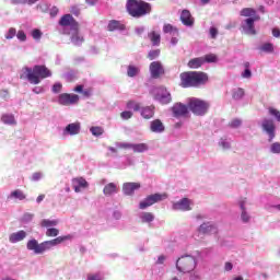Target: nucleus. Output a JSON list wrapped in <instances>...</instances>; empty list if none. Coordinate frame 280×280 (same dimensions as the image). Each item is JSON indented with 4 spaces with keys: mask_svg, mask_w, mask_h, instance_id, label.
I'll return each mask as SVG.
<instances>
[{
    "mask_svg": "<svg viewBox=\"0 0 280 280\" xmlns=\"http://www.w3.org/2000/svg\"><path fill=\"white\" fill-rule=\"evenodd\" d=\"M208 83V73L200 71H186L179 73V86L183 89H197Z\"/></svg>",
    "mask_w": 280,
    "mask_h": 280,
    "instance_id": "nucleus-1",
    "label": "nucleus"
},
{
    "mask_svg": "<svg viewBox=\"0 0 280 280\" xmlns=\"http://www.w3.org/2000/svg\"><path fill=\"white\" fill-rule=\"evenodd\" d=\"M69 238L70 237L68 236H58V238L45 241L43 243L31 240L28 241V244H26V248H28L30 252L35 253V255H43V253H46L47 250L54 248L57 245H60V243H65V241H68Z\"/></svg>",
    "mask_w": 280,
    "mask_h": 280,
    "instance_id": "nucleus-2",
    "label": "nucleus"
},
{
    "mask_svg": "<svg viewBox=\"0 0 280 280\" xmlns=\"http://www.w3.org/2000/svg\"><path fill=\"white\" fill-rule=\"evenodd\" d=\"M51 73L46 66H34L32 68H24V73L21 74V80H28L30 84H38L40 80L49 78Z\"/></svg>",
    "mask_w": 280,
    "mask_h": 280,
    "instance_id": "nucleus-3",
    "label": "nucleus"
},
{
    "mask_svg": "<svg viewBox=\"0 0 280 280\" xmlns=\"http://www.w3.org/2000/svg\"><path fill=\"white\" fill-rule=\"evenodd\" d=\"M124 8L128 10V15L133 19H141L152 12L151 4L141 0H128Z\"/></svg>",
    "mask_w": 280,
    "mask_h": 280,
    "instance_id": "nucleus-4",
    "label": "nucleus"
},
{
    "mask_svg": "<svg viewBox=\"0 0 280 280\" xmlns=\"http://www.w3.org/2000/svg\"><path fill=\"white\" fill-rule=\"evenodd\" d=\"M240 16L249 18L242 21V32H244L245 35L255 36L256 26L254 23L259 21V15H256V10L252 8L242 9V11H240Z\"/></svg>",
    "mask_w": 280,
    "mask_h": 280,
    "instance_id": "nucleus-5",
    "label": "nucleus"
},
{
    "mask_svg": "<svg viewBox=\"0 0 280 280\" xmlns=\"http://www.w3.org/2000/svg\"><path fill=\"white\" fill-rule=\"evenodd\" d=\"M183 107L190 109V114H194V116L201 117L208 114V102L201 101L200 98H188L186 105H183Z\"/></svg>",
    "mask_w": 280,
    "mask_h": 280,
    "instance_id": "nucleus-6",
    "label": "nucleus"
},
{
    "mask_svg": "<svg viewBox=\"0 0 280 280\" xmlns=\"http://www.w3.org/2000/svg\"><path fill=\"white\" fill-rule=\"evenodd\" d=\"M195 267H197V261H195L194 256H183L179 257V260H175V269L179 272H192Z\"/></svg>",
    "mask_w": 280,
    "mask_h": 280,
    "instance_id": "nucleus-7",
    "label": "nucleus"
},
{
    "mask_svg": "<svg viewBox=\"0 0 280 280\" xmlns=\"http://www.w3.org/2000/svg\"><path fill=\"white\" fill-rule=\"evenodd\" d=\"M165 199H167V194H153L145 196V199L139 201V210H145V208L152 207V205H156V202L164 201Z\"/></svg>",
    "mask_w": 280,
    "mask_h": 280,
    "instance_id": "nucleus-8",
    "label": "nucleus"
},
{
    "mask_svg": "<svg viewBox=\"0 0 280 280\" xmlns=\"http://www.w3.org/2000/svg\"><path fill=\"white\" fill-rule=\"evenodd\" d=\"M58 26L69 27L72 32H79V22H75L71 14L61 15V19L58 20Z\"/></svg>",
    "mask_w": 280,
    "mask_h": 280,
    "instance_id": "nucleus-9",
    "label": "nucleus"
},
{
    "mask_svg": "<svg viewBox=\"0 0 280 280\" xmlns=\"http://www.w3.org/2000/svg\"><path fill=\"white\" fill-rule=\"evenodd\" d=\"M153 100H158L161 105L171 103V94L164 88L153 89Z\"/></svg>",
    "mask_w": 280,
    "mask_h": 280,
    "instance_id": "nucleus-10",
    "label": "nucleus"
},
{
    "mask_svg": "<svg viewBox=\"0 0 280 280\" xmlns=\"http://www.w3.org/2000/svg\"><path fill=\"white\" fill-rule=\"evenodd\" d=\"M75 103H79V95L68 93H61L58 95V105L69 106L75 105Z\"/></svg>",
    "mask_w": 280,
    "mask_h": 280,
    "instance_id": "nucleus-11",
    "label": "nucleus"
},
{
    "mask_svg": "<svg viewBox=\"0 0 280 280\" xmlns=\"http://www.w3.org/2000/svg\"><path fill=\"white\" fill-rule=\"evenodd\" d=\"M260 128L267 133V142L275 140V120L264 119L262 124H260Z\"/></svg>",
    "mask_w": 280,
    "mask_h": 280,
    "instance_id": "nucleus-12",
    "label": "nucleus"
},
{
    "mask_svg": "<svg viewBox=\"0 0 280 280\" xmlns=\"http://www.w3.org/2000/svg\"><path fill=\"white\" fill-rule=\"evenodd\" d=\"M160 75H164V66L160 65V61L150 62V77L159 79Z\"/></svg>",
    "mask_w": 280,
    "mask_h": 280,
    "instance_id": "nucleus-13",
    "label": "nucleus"
},
{
    "mask_svg": "<svg viewBox=\"0 0 280 280\" xmlns=\"http://www.w3.org/2000/svg\"><path fill=\"white\" fill-rule=\"evenodd\" d=\"M189 205H191L189 199L183 198L179 199V201H175L174 203H172V210L186 212L191 210V208H189Z\"/></svg>",
    "mask_w": 280,
    "mask_h": 280,
    "instance_id": "nucleus-14",
    "label": "nucleus"
},
{
    "mask_svg": "<svg viewBox=\"0 0 280 280\" xmlns=\"http://www.w3.org/2000/svg\"><path fill=\"white\" fill-rule=\"evenodd\" d=\"M141 188V184L138 183H124L122 191L124 196H132L135 191Z\"/></svg>",
    "mask_w": 280,
    "mask_h": 280,
    "instance_id": "nucleus-15",
    "label": "nucleus"
},
{
    "mask_svg": "<svg viewBox=\"0 0 280 280\" xmlns=\"http://www.w3.org/2000/svg\"><path fill=\"white\" fill-rule=\"evenodd\" d=\"M179 22L186 27L194 26V16L189 15L188 10H183V12L179 13Z\"/></svg>",
    "mask_w": 280,
    "mask_h": 280,
    "instance_id": "nucleus-16",
    "label": "nucleus"
},
{
    "mask_svg": "<svg viewBox=\"0 0 280 280\" xmlns=\"http://www.w3.org/2000/svg\"><path fill=\"white\" fill-rule=\"evenodd\" d=\"M187 113H189V108L182 106L180 103H175V105L172 106V115H174L175 117L186 116Z\"/></svg>",
    "mask_w": 280,
    "mask_h": 280,
    "instance_id": "nucleus-17",
    "label": "nucleus"
},
{
    "mask_svg": "<svg viewBox=\"0 0 280 280\" xmlns=\"http://www.w3.org/2000/svg\"><path fill=\"white\" fill-rule=\"evenodd\" d=\"M81 189H86V179H82V177L72 178V190L79 192Z\"/></svg>",
    "mask_w": 280,
    "mask_h": 280,
    "instance_id": "nucleus-18",
    "label": "nucleus"
},
{
    "mask_svg": "<svg viewBox=\"0 0 280 280\" xmlns=\"http://www.w3.org/2000/svg\"><path fill=\"white\" fill-rule=\"evenodd\" d=\"M150 132H153V133L164 132V124L160 122V119H153V121H150Z\"/></svg>",
    "mask_w": 280,
    "mask_h": 280,
    "instance_id": "nucleus-19",
    "label": "nucleus"
},
{
    "mask_svg": "<svg viewBox=\"0 0 280 280\" xmlns=\"http://www.w3.org/2000/svg\"><path fill=\"white\" fill-rule=\"evenodd\" d=\"M198 233L201 235L215 234V226L210 223H203L198 228Z\"/></svg>",
    "mask_w": 280,
    "mask_h": 280,
    "instance_id": "nucleus-20",
    "label": "nucleus"
},
{
    "mask_svg": "<svg viewBox=\"0 0 280 280\" xmlns=\"http://www.w3.org/2000/svg\"><path fill=\"white\" fill-rule=\"evenodd\" d=\"M65 135L67 136L79 135V122H72L65 126Z\"/></svg>",
    "mask_w": 280,
    "mask_h": 280,
    "instance_id": "nucleus-21",
    "label": "nucleus"
},
{
    "mask_svg": "<svg viewBox=\"0 0 280 280\" xmlns=\"http://www.w3.org/2000/svg\"><path fill=\"white\" fill-rule=\"evenodd\" d=\"M27 236V233L24 231H18L15 233L10 234V244L20 243V241H24V237Z\"/></svg>",
    "mask_w": 280,
    "mask_h": 280,
    "instance_id": "nucleus-22",
    "label": "nucleus"
},
{
    "mask_svg": "<svg viewBox=\"0 0 280 280\" xmlns=\"http://www.w3.org/2000/svg\"><path fill=\"white\" fill-rule=\"evenodd\" d=\"M116 191H117L116 184H113V183L105 184V187L102 188V194H104L105 197L112 196L116 194Z\"/></svg>",
    "mask_w": 280,
    "mask_h": 280,
    "instance_id": "nucleus-23",
    "label": "nucleus"
},
{
    "mask_svg": "<svg viewBox=\"0 0 280 280\" xmlns=\"http://www.w3.org/2000/svg\"><path fill=\"white\" fill-rule=\"evenodd\" d=\"M205 63H215V62H208L202 60H190V61H186V68L197 70L200 68V66H203Z\"/></svg>",
    "mask_w": 280,
    "mask_h": 280,
    "instance_id": "nucleus-24",
    "label": "nucleus"
},
{
    "mask_svg": "<svg viewBox=\"0 0 280 280\" xmlns=\"http://www.w3.org/2000/svg\"><path fill=\"white\" fill-rule=\"evenodd\" d=\"M107 28H109V32H116L124 31L125 26L124 24L119 23V21L113 20L109 21V25H107Z\"/></svg>",
    "mask_w": 280,
    "mask_h": 280,
    "instance_id": "nucleus-25",
    "label": "nucleus"
},
{
    "mask_svg": "<svg viewBox=\"0 0 280 280\" xmlns=\"http://www.w3.org/2000/svg\"><path fill=\"white\" fill-rule=\"evenodd\" d=\"M148 38H150V43L151 45H153V47L160 46V34L156 32H150V34H148Z\"/></svg>",
    "mask_w": 280,
    "mask_h": 280,
    "instance_id": "nucleus-26",
    "label": "nucleus"
},
{
    "mask_svg": "<svg viewBox=\"0 0 280 280\" xmlns=\"http://www.w3.org/2000/svg\"><path fill=\"white\" fill-rule=\"evenodd\" d=\"M72 33V37H70V42H72V46L79 47L82 45V35H79V31H74Z\"/></svg>",
    "mask_w": 280,
    "mask_h": 280,
    "instance_id": "nucleus-27",
    "label": "nucleus"
},
{
    "mask_svg": "<svg viewBox=\"0 0 280 280\" xmlns=\"http://www.w3.org/2000/svg\"><path fill=\"white\" fill-rule=\"evenodd\" d=\"M10 199L18 200V201H24V199H25L24 191H21L19 189L11 191Z\"/></svg>",
    "mask_w": 280,
    "mask_h": 280,
    "instance_id": "nucleus-28",
    "label": "nucleus"
},
{
    "mask_svg": "<svg viewBox=\"0 0 280 280\" xmlns=\"http://www.w3.org/2000/svg\"><path fill=\"white\" fill-rule=\"evenodd\" d=\"M196 60L209 61V63H215L217 57L213 54H209V55H205L203 57L190 59V61H196Z\"/></svg>",
    "mask_w": 280,
    "mask_h": 280,
    "instance_id": "nucleus-29",
    "label": "nucleus"
},
{
    "mask_svg": "<svg viewBox=\"0 0 280 280\" xmlns=\"http://www.w3.org/2000/svg\"><path fill=\"white\" fill-rule=\"evenodd\" d=\"M39 226H42L43 229L57 226V220L43 219V221L39 222Z\"/></svg>",
    "mask_w": 280,
    "mask_h": 280,
    "instance_id": "nucleus-30",
    "label": "nucleus"
},
{
    "mask_svg": "<svg viewBox=\"0 0 280 280\" xmlns=\"http://www.w3.org/2000/svg\"><path fill=\"white\" fill-rule=\"evenodd\" d=\"M260 51H262L264 54L275 52V45L270 43H264V45H260Z\"/></svg>",
    "mask_w": 280,
    "mask_h": 280,
    "instance_id": "nucleus-31",
    "label": "nucleus"
},
{
    "mask_svg": "<svg viewBox=\"0 0 280 280\" xmlns=\"http://www.w3.org/2000/svg\"><path fill=\"white\" fill-rule=\"evenodd\" d=\"M245 96V90L242 89H234V92L231 93V98H234V101L241 100V97Z\"/></svg>",
    "mask_w": 280,
    "mask_h": 280,
    "instance_id": "nucleus-32",
    "label": "nucleus"
},
{
    "mask_svg": "<svg viewBox=\"0 0 280 280\" xmlns=\"http://www.w3.org/2000/svg\"><path fill=\"white\" fill-rule=\"evenodd\" d=\"M128 150L133 151L135 153H141L149 150V147L145 143H139L138 147L128 148Z\"/></svg>",
    "mask_w": 280,
    "mask_h": 280,
    "instance_id": "nucleus-33",
    "label": "nucleus"
},
{
    "mask_svg": "<svg viewBox=\"0 0 280 280\" xmlns=\"http://www.w3.org/2000/svg\"><path fill=\"white\" fill-rule=\"evenodd\" d=\"M128 109L133 110V112H138V110H141V109H145V107H141L140 104H138V102L128 101Z\"/></svg>",
    "mask_w": 280,
    "mask_h": 280,
    "instance_id": "nucleus-34",
    "label": "nucleus"
},
{
    "mask_svg": "<svg viewBox=\"0 0 280 280\" xmlns=\"http://www.w3.org/2000/svg\"><path fill=\"white\" fill-rule=\"evenodd\" d=\"M163 32L164 34H178V28L171 26V24H164Z\"/></svg>",
    "mask_w": 280,
    "mask_h": 280,
    "instance_id": "nucleus-35",
    "label": "nucleus"
},
{
    "mask_svg": "<svg viewBox=\"0 0 280 280\" xmlns=\"http://www.w3.org/2000/svg\"><path fill=\"white\" fill-rule=\"evenodd\" d=\"M139 112H142V119L152 118V107H145V108L139 109Z\"/></svg>",
    "mask_w": 280,
    "mask_h": 280,
    "instance_id": "nucleus-36",
    "label": "nucleus"
},
{
    "mask_svg": "<svg viewBox=\"0 0 280 280\" xmlns=\"http://www.w3.org/2000/svg\"><path fill=\"white\" fill-rule=\"evenodd\" d=\"M267 114L271 115V117H275V121H279L280 124V112L275 108H267Z\"/></svg>",
    "mask_w": 280,
    "mask_h": 280,
    "instance_id": "nucleus-37",
    "label": "nucleus"
},
{
    "mask_svg": "<svg viewBox=\"0 0 280 280\" xmlns=\"http://www.w3.org/2000/svg\"><path fill=\"white\" fill-rule=\"evenodd\" d=\"M238 207L242 208V222L248 223V214L245 213V201L240 202Z\"/></svg>",
    "mask_w": 280,
    "mask_h": 280,
    "instance_id": "nucleus-38",
    "label": "nucleus"
},
{
    "mask_svg": "<svg viewBox=\"0 0 280 280\" xmlns=\"http://www.w3.org/2000/svg\"><path fill=\"white\" fill-rule=\"evenodd\" d=\"M158 57H160V50H150L148 55H145V59H150V61L155 60Z\"/></svg>",
    "mask_w": 280,
    "mask_h": 280,
    "instance_id": "nucleus-39",
    "label": "nucleus"
},
{
    "mask_svg": "<svg viewBox=\"0 0 280 280\" xmlns=\"http://www.w3.org/2000/svg\"><path fill=\"white\" fill-rule=\"evenodd\" d=\"M140 220H142V223H150V222H152V213H150V212H142V215H140Z\"/></svg>",
    "mask_w": 280,
    "mask_h": 280,
    "instance_id": "nucleus-40",
    "label": "nucleus"
},
{
    "mask_svg": "<svg viewBox=\"0 0 280 280\" xmlns=\"http://www.w3.org/2000/svg\"><path fill=\"white\" fill-rule=\"evenodd\" d=\"M138 75V67L128 66V78H135Z\"/></svg>",
    "mask_w": 280,
    "mask_h": 280,
    "instance_id": "nucleus-41",
    "label": "nucleus"
},
{
    "mask_svg": "<svg viewBox=\"0 0 280 280\" xmlns=\"http://www.w3.org/2000/svg\"><path fill=\"white\" fill-rule=\"evenodd\" d=\"M20 33H24V31H16V28L10 27V31L7 32V40L12 39V36H16Z\"/></svg>",
    "mask_w": 280,
    "mask_h": 280,
    "instance_id": "nucleus-42",
    "label": "nucleus"
},
{
    "mask_svg": "<svg viewBox=\"0 0 280 280\" xmlns=\"http://www.w3.org/2000/svg\"><path fill=\"white\" fill-rule=\"evenodd\" d=\"M57 234H59V230L55 228L46 229V237H57Z\"/></svg>",
    "mask_w": 280,
    "mask_h": 280,
    "instance_id": "nucleus-43",
    "label": "nucleus"
},
{
    "mask_svg": "<svg viewBox=\"0 0 280 280\" xmlns=\"http://www.w3.org/2000/svg\"><path fill=\"white\" fill-rule=\"evenodd\" d=\"M244 67H245V71L242 72V79L252 78V71L248 70V62H245V63H244Z\"/></svg>",
    "mask_w": 280,
    "mask_h": 280,
    "instance_id": "nucleus-44",
    "label": "nucleus"
},
{
    "mask_svg": "<svg viewBox=\"0 0 280 280\" xmlns=\"http://www.w3.org/2000/svg\"><path fill=\"white\" fill-rule=\"evenodd\" d=\"M228 126L231 127V129H236L241 126V119L234 118L228 124Z\"/></svg>",
    "mask_w": 280,
    "mask_h": 280,
    "instance_id": "nucleus-45",
    "label": "nucleus"
},
{
    "mask_svg": "<svg viewBox=\"0 0 280 280\" xmlns=\"http://www.w3.org/2000/svg\"><path fill=\"white\" fill-rule=\"evenodd\" d=\"M101 133H103L101 127H91V136L101 137Z\"/></svg>",
    "mask_w": 280,
    "mask_h": 280,
    "instance_id": "nucleus-46",
    "label": "nucleus"
},
{
    "mask_svg": "<svg viewBox=\"0 0 280 280\" xmlns=\"http://www.w3.org/2000/svg\"><path fill=\"white\" fill-rule=\"evenodd\" d=\"M72 92L81 93V94H83V96H89L90 95L89 91H82V85H75V88L72 89Z\"/></svg>",
    "mask_w": 280,
    "mask_h": 280,
    "instance_id": "nucleus-47",
    "label": "nucleus"
},
{
    "mask_svg": "<svg viewBox=\"0 0 280 280\" xmlns=\"http://www.w3.org/2000/svg\"><path fill=\"white\" fill-rule=\"evenodd\" d=\"M271 154H280V143H271Z\"/></svg>",
    "mask_w": 280,
    "mask_h": 280,
    "instance_id": "nucleus-48",
    "label": "nucleus"
},
{
    "mask_svg": "<svg viewBox=\"0 0 280 280\" xmlns=\"http://www.w3.org/2000/svg\"><path fill=\"white\" fill-rule=\"evenodd\" d=\"M10 3H13L15 5L18 4H24V3H35V0H10Z\"/></svg>",
    "mask_w": 280,
    "mask_h": 280,
    "instance_id": "nucleus-49",
    "label": "nucleus"
},
{
    "mask_svg": "<svg viewBox=\"0 0 280 280\" xmlns=\"http://www.w3.org/2000/svg\"><path fill=\"white\" fill-rule=\"evenodd\" d=\"M14 120H12V116L2 115V124L12 125Z\"/></svg>",
    "mask_w": 280,
    "mask_h": 280,
    "instance_id": "nucleus-50",
    "label": "nucleus"
},
{
    "mask_svg": "<svg viewBox=\"0 0 280 280\" xmlns=\"http://www.w3.org/2000/svg\"><path fill=\"white\" fill-rule=\"evenodd\" d=\"M138 144H130V143H120L116 145L118 149L127 150L128 148H136Z\"/></svg>",
    "mask_w": 280,
    "mask_h": 280,
    "instance_id": "nucleus-51",
    "label": "nucleus"
},
{
    "mask_svg": "<svg viewBox=\"0 0 280 280\" xmlns=\"http://www.w3.org/2000/svg\"><path fill=\"white\" fill-rule=\"evenodd\" d=\"M43 37V33L38 32V30L32 31V39L38 40V38Z\"/></svg>",
    "mask_w": 280,
    "mask_h": 280,
    "instance_id": "nucleus-52",
    "label": "nucleus"
},
{
    "mask_svg": "<svg viewBox=\"0 0 280 280\" xmlns=\"http://www.w3.org/2000/svg\"><path fill=\"white\" fill-rule=\"evenodd\" d=\"M13 38H18V40L24 42L27 40V35L24 32L18 33V35H13Z\"/></svg>",
    "mask_w": 280,
    "mask_h": 280,
    "instance_id": "nucleus-53",
    "label": "nucleus"
},
{
    "mask_svg": "<svg viewBox=\"0 0 280 280\" xmlns=\"http://www.w3.org/2000/svg\"><path fill=\"white\" fill-rule=\"evenodd\" d=\"M132 117V113L130 112H120V119L128 120Z\"/></svg>",
    "mask_w": 280,
    "mask_h": 280,
    "instance_id": "nucleus-54",
    "label": "nucleus"
},
{
    "mask_svg": "<svg viewBox=\"0 0 280 280\" xmlns=\"http://www.w3.org/2000/svg\"><path fill=\"white\" fill-rule=\"evenodd\" d=\"M50 92L54 94L60 93V83H54V86L50 88Z\"/></svg>",
    "mask_w": 280,
    "mask_h": 280,
    "instance_id": "nucleus-55",
    "label": "nucleus"
},
{
    "mask_svg": "<svg viewBox=\"0 0 280 280\" xmlns=\"http://www.w3.org/2000/svg\"><path fill=\"white\" fill-rule=\"evenodd\" d=\"M43 178L42 173H34L32 174V182H38V179Z\"/></svg>",
    "mask_w": 280,
    "mask_h": 280,
    "instance_id": "nucleus-56",
    "label": "nucleus"
},
{
    "mask_svg": "<svg viewBox=\"0 0 280 280\" xmlns=\"http://www.w3.org/2000/svg\"><path fill=\"white\" fill-rule=\"evenodd\" d=\"M217 34H219V32H217L215 27L209 28V36L212 37V39H215Z\"/></svg>",
    "mask_w": 280,
    "mask_h": 280,
    "instance_id": "nucleus-57",
    "label": "nucleus"
},
{
    "mask_svg": "<svg viewBox=\"0 0 280 280\" xmlns=\"http://www.w3.org/2000/svg\"><path fill=\"white\" fill-rule=\"evenodd\" d=\"M271 36L280 38V31L278 28H271Z\"/></svg>",
    "mask_w": 280,
    "mask_h": 280,
    "instance_id": "nucleus-58",
    "label": "nucleus"
},
{
    "mask_svg": "<svg viewBox=\"0 0 280 280\" xmlns=\"http://www.w3.org/2000/svg\"><path fill=\"white\" fill-rule=\"evenodd\" d=\"M220 148H223V150L230 149V143L226 141L220 142Z\"/></svg>",
    "mask_w": 280,
    "mask_h": 280,
    "instance_id": "nucleus-59",
    "label": "nucleus"
},
{
    "mask_svg": "<svg viewBox=\"0 0 280 280\" xmlns=\"http://www.w3.org/2000/svg\"><path fill=\"white\" fill-rule=\"evenodd\" d=\"M31 218H33V214H31V213H24L23 221H24V222H30V221H31Z\"/></svg>",
    "mask_w": 280,
    "mask_h": 280,
    "instance_id": "nucleus-60",
    "label": "nucleus"
},
{
    "mask_svg": "<svg viewBox=\"0 0 280 280\" xmlns=\"http://www.w3.org/2000/svg\"><path fill=\"white\" fill-rule=\"evenodd\" d=\"M46 198V195H39V197H35V203H40L43 202V199Z\"/></svg>",
    "mask_w": 280,
    "mask_h": 280,
    "instance_id": "nucleus-61",
    "label": "nucleus"
},
{
    "mask_svg": "<svg viewBox=\"0 0 280 280\" xmlns=\"http://www.w3.org/2000/svg\"><path fill=\"white\" fill-rule=\"evenodd\" d=\"M232 268H233V266L230 262L223 265V270L230 271V270H232Z\"/></svg>",
    "mask_w": 280,
    "mask_h": 280,
    "instance_id": "nucleus-62",
    "label": "nucleus"
},
{
    "mask_svg": "<svg viewBox=\"0 0 280 280\" xmlns=\"http://www.w3.org/2000/svg\"><path fill=\"white\" fill-rule=\"evenodd\" d=\"M50 16H57V7L50 8Z\"/></svg>",
    "mask_w": 280,
    "mask_h": 280,
    "instance_id": "nucleus-63",
    "label": "nucleus"
},
{
    "mask_svg": "<svg viewBox=\"0 0 280 280\" xmlns=\"http://www.w3.org/2000/svg\"><path fill=\"white\" fill-rule=\"evenodd\" d=\"M88 280H101V278L97 277V275H91V276H88Z\"/></svg>",
    "mask_w": 280,
    "mask_h": 280,
    "instance_id": "nucleus-64",
    "label": "nucleus"
}]
</instances>
